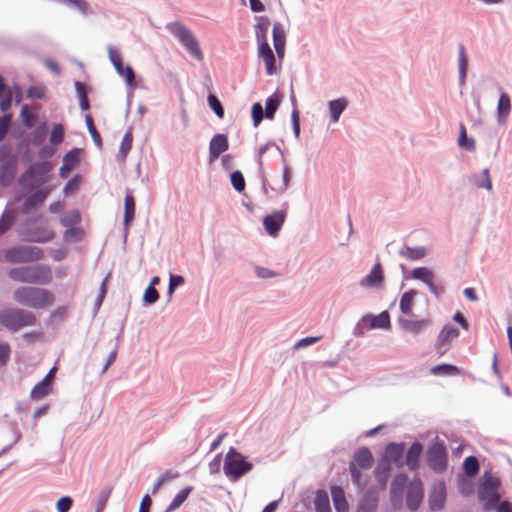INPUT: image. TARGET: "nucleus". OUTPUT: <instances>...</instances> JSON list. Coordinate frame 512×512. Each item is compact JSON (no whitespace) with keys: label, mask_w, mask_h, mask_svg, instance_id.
<instances>
[{"label":"nucleus","mask_w":512,"mask_h":512,"mask_svg":"<svg viewBox=\"0 0 512 512\" xmlns=\"http://www.w3.org/2000/svg\"><path fill=\"white\" fill-rule=\"evenodd\" d=\"M8 276L13 281L34 285H47L52 281L50 267L41 264L11 268Z\"/></svg>","instance_id":"obj_1"},{"label":"nucleus","mask_w":512,"mask_h":512,"mask_svg":"<svg viewBox=\"0 0 512 512\" xmlns=\"http://www.w3.org/2000/svg\"><path fill=\"white\" fill-rule=\"evenodd\" d=\"M13 299L20 305L30 308H45L53 304L54 294L47 289L22 286L13 292Z\"/></svg>","instance_id":"obj_2"},{"label":"nucleus","mask_w":512,"mask_h":512,"mask_svg":"<svg viewBox=\"0 0 512 512\" xmlns=\"http://www.w3.org/2000/svg\"><path fill=\"white\" fill-rule=\"evenodd\" d=\"M253 467V463L248 460L246 455L239 452L235 447L229 448L224 459L223 471L230 481H239Z\"/></svg>","instance_id":"obj_3"},{"label":"nucleus","mask_w":512,"mask_h":512,"mask_svg":"<svg viewBox=\"0 0 512 512\" xmlns=\"http://www.w3.org/2000/svg\"><path fill=\"white\" fill-rule=\"evenodd\" d=\"M36 323V315L29 310L22 308L0 310V325L11 333H15L24 327L34 326Z\"/></svg>","instance_id":"obj_4"},{"label":"nucleus","mask_w":512,"mask_h":512,"mask_svg":"<svg viewBox=\"0 0 512 512\" xmlns=\"http://www.w3.org/2000/svg\"><path fill=\"white\" fill-rule=\"evenodd\" d=\"M52 169L53 165L48 160L34 162L21 174L19 183L27 191L41 189L40 187L48 181V174Z\"/></svg>","instance_id":"obj_5"},{"label":"nucleus","mask_w":512,"mask_h":512,"mask_svg":"<svg viewBox=\"0 0 512 512\" xmlns=\"http://www.w3.org/2000/svg\"><path fill=\"white\" fill-rule=\"evenodd\" d=\"M19 156L9 144L0 145V185L11 186L18 171Z\"/></svg>","instance_id":"obj_6"},{"label":"nucleus","mask_w":512,"mask_h":512,"mask_svg":"<svg viewBox=\"0 0 512 512\" xmlns=\"http://www.w3.org/2000/svg\"><path fill=\"white\" fill-rule=\"evenodd\" d=\"M166 28L178 39L192 57L197 60L203 59V53L199 47L198 40L186 26L179 22H170L167 24Z\"/></svg>","instance_id":"obj_7"},{"label":"nucleus","mask_w":512,"mask_h":512,"mask_svg":"<svg viewBox=\"0 0 512 512\" xmlns=\"http://www.w3.org/2000/svg\"><path fill=\"white\" fill-rule=\"evenodd\" d=\"M43 257L44 252L38 246L15 245L4 251L5 261L11 264L35 262Z\"/></svg>","instance_id":"obj_8"},{"label":"nucleus","mask_w":512,"mask_h":512,"mask_svg":"<svg viewBox=\"0 0 512 512\" xmlns=\"http://www.w3.org/2000/svg\"><path fill=\"white\" fill-rule=\"evenodd\" d=\"M426 463L435 473H443L448 466V452L445 443L438 438L431 442L426 451Z\"/></svg>","instance_id":"obj_9"},{"label":"nucleus","mask_w":512,"mask_h":512,"mask_svg":"<svg viewBox=\"0 0 512 512\" xmlns=\"http://www.w3.org/2000/svg\"><path fill=\"white\" fill-rule=\"evenodd\" d=\"M501 485V481L498 477L492 475L491 472L485 471L483 476L479 479L478 484V499L480 501L490 502L497 501L501 498L498 489Z\"/></svg>","instance_id":"obj_10"},{"label":"nucleus","mask_w":512,"mask_h":512,"mask_svg":"<svg viewBox=\"0 0 512 512\" xmlns=\"http://www.w3.org/2000/svg\"><path fill=\"white\" fill-rule=\"evenodd\" d=\"M424 498V486L422 480L416 475L408 484L406 493V507L411 512L419 509Z\"/></svg>","instance_id":"obj_11"},{"label":"nucleus","mask_w":512,"mask_h":512,"mask_svg":"<svg viewBox=\"0 0 512 512\" xmlns=\"http://www.w3.org/2000/svg\"><path fill=\"white\" fill-rule=\"evenodd\" d=\"M284 209L273 211L263 218V226L269 236L276 237L282 229L286 217L288 204H283Z\"/></svg>","instance_id":"obj_12"},{"label":"nucleus","mask_w":512,"mask_h":512,"mask_svg":"<svg viewBox=\"0 0 512 512\" xmlns=\"http://www.w3.org/2000/svg\"><path fill=\"white\" fill-rule=\"evenodd\" d=\"M408 482V476L405 473H398L394 476L390 484V503L395 510L403 506V493Z\"/></svg>","instance_id":"obj_13"},{"label":"nucleus","mask_w":512,"mask_h":512,"mask_svg":"<svg viewBox=\"0 0 512 512\" xmlns=\"http://www.w3.org/2000/svg\"><path fill=\"white\" fill-rule=\"evenodd\" d=\"M446 496V485L443 480L433 484L428 494L429 509L433 512L442 510L446 503Z\"/></svg>","instance_id":"obj_14"},{"label":"nucleus","mask_w":512,"mask_h":512,"mask_svg":"<svg viewBox=\"0 0 512 512\" xmlns=\"http://www.w3.org/2000/svg\"><path fill=\"white\" fill-rule=\"evenodd\" d=\"M406 450L404 442H390L386 445L384 455L380 460H386L389 465L395 464L397 468L404 466L403 456Z\"/></svg>","instance_id":"obj_15"},{"label":"nucleus","mask_w":512,"mask_h":512,"mask_svg":"<svg viewBox=\"0 0 512 512\" xmlns=\"http://www.w3.org/2000/svg\"><path fill=\"white\" fill-rule=\"evenodd\" d=\"M363 326L367 329H385L388 330L391 328V319L390 314L387 310L382 311L378 315H374L372 313H367L360 319Z\"/></svg>","instance_id":"obj_16"},{"label":"nucleus","mask_w":512,"mask_h":512,"mask_svg":"<svg viewBox=\"0 0 512 512\" xmlns=\"http://www.w3.org/2000/svg\"><path fill=\"white\" fill-rule=\"evenodd\" d=\"M29 195L24 200V203L21 208V212L24 215L30 214L32 211L37 210L42 206L46 197L50 193L49 188L43 189H35L34 191H29Z\"/></svg>","instance_id":"obj_17"},{"label":"nucleus","mask_w":512,"mask_h":512,"mask_svg":"<svg viewBox=\"0 0 512 512\" xmlns=\"http://www.w3.org/2000/svg\"><path fill=\"white\" fill-rule=\"evenodd\" d=\"M379 505V491L370 486L359 499L355 512H377Z\"/></svg>","instance_id":"obj_18"},{"label":"nucleus","mask_w":512,"mask_h":512,"mask_svg":"<svg viewBox=\"0 0 512 512\" xmlns=\"http://www.w3.org/2000/svg\"><path fill=\"white\" fill-rule=\"evenodd\" d=\"M229 149L227 134H215L209 143V161L214 162Z\"/></svg>","instance_id":"obj_19"},{"label":"nucleus","mask_w":512,"mask_h":512,"mask_svg":"<svg viewBox=\"0 0 512 512\" xmlns=\"http://www.w3.org/2000/svg\"><path fill=\"white\" fill-rule=\"evenodd\" d=\"M423 444L415 440L411 443L410 447L406 451L404 465H407L410 471H417L420 467V457L423 453Z\"/></svg>","instance_id":"obj_20"},{"label":"nucleus","mask_w":512,"mask_h":512,"mask_svg":"<svg viewBox=\"0 0 512 512\" xmlns=\"http://www.w3.org/2000/svg\"><path fill=\"white\" fill-rule=\"evenodd\" d=\"M136 201L129 188L125 190L123 225L125 228L124 239L126 240L128 229L135 218Z\"/></svg>","instance_id":"obj_21"},{"label":"nucleus","mask_w":512,"mask_h":512,"mask_svg":"<svg viewBox=\"0 0 512 512\" xmlns=\"http://www.w3.org/2000/svg\"><path fill=\"white\" fill-rule=\"evenodd\" d=\"M384 282V273L382 265L379 261H377L370 272L364 276L359 284L361 287L365 288H377L380 287Z\"/></svg>","instance_id":"obj_22"},{"label":"nucleus","mask_w":512,"mask_h":512,"mask_svg":"<svg viewBox=\"0 0 512 512\" xmlns=\"http://www.w3.org/2000/svg\"><path fill=\"white\" fill-rule=\"evenodd\" d=\"M272 39L276 56L280 61H282L285 56L286 33L280 22H275L273 24Z\"/></svg>","instance_id":"obj_23"},{"label":"nucleus","mask_w":512,"mask_h":512,"mask_svg":"<svg viewBox=\"0 0 512 512\" xmlns=\"http://www.w3.org/2000/svg\"><path fill=\"white\" fill-rule=\"evenodd\" d=\"M257 53L258 57L262 58L265 63L266 73L270 76L276 74L275 54L273 53L269 43L259 44Z\"/></svg>","instance_id":"obj_24"},{"label":"nucleus","mask_w":512,"mask_h":512,"mask_svg":"<svg viewBox=\"0 0 512 512\" xmlns=\"http://www.w3.org/2000/svg\"><path fill=\"white\" fill-rule=\"evenodd\" d=\"M351 461H354V463L356 464V466L358 468L363 469V470H368L374 464V457H373L371 450L368 447L363 446V447L358 448L354 452L353 458Z\"/></svg>","instance_id":"obj_25"},{"label":"nucleus","mask_w":512,"mask_h":512,"mask_svg":"<svg viewBox=\"0 0 512 512\" xmlns=\"http://www.w3.org/2000/svg\"><path fill=\"white\" fill-rule=\"evenodd\" d=\"M256 24L254 25L255 38L257 45L269 43L268 42V30L270 27V20L267 16H256Z\"/></svg>","instance_id":"obj_26"},{"label":"nucleus","mask_w":512,"mask_h":512,"mask_svg":"<svg viewBox=\"0 0 512 512\" xmlns=\"http://www.w3.org/2000/svg\"><path fill=\"white\" fill-rule=\"evenodd\" d=\"M460 332L459 329L451 324H446L441 329L437 341H436V349L440 355L445 353L444 351H440V348L448 343L452 338H457Z\"/></svg>","instance_id":"obj_27"},{"label":"nucleus","mask_w":512,"mask_h":512,"mask_svg":"<svg viewBox=\"0 0 512 512\" xmlns=\"http://www.w3.org/2000/svg\"><path fill=\"white\" fill-rule=\"evenodd\" d=\"M333 505L336 512H349V504L342 487L332 485L330 487Z\"/></svg>","instance_id":"obj_28"},{"label":"nucleus","mask_w":512,"mask_h":512,"mask_svg":"<svg viewBox=\"0 0 512 512\" xmlns=\"http://www.w3.org/2000/svg\"><path fill=\"white\" fill-rule=\"evenodd\" d=\"M511 111V99L508 93L501 91L497 103V122L503 124L506 122Z\"/></svg>","instance_id":"obj_29"},{"label":"nucleus","mask_w":512,"mask_h":512,"mask_svg":"<svg viewBox=\"0 0 512 512\" xmlns=\"http://www.w3.org/2000/svg\"><path fill=\"white\" fill-rule=\"evenodd\" d=\"M392 466L386 460H379L373 473L376 481L379 484L380 489H384L387 486Z\"/></svg>","instance_id":"obj_30"},{"label":"nucleus","mask_w":512,"mask_h":512,"mask_svg":"<svg viewBox=\"0 0 512 512\" xmlns=\"http://www.w3.org/2000/svg\"><path fill=\"white\" fill-rule=\"evenodd\" d=\"M349 101L346 97H340L337 99L330 100L328 102V109L330 113V120L333 123L339 121L342 113L347 108Z\"/></svg>","instance_id":"obj_31"},{"label":"nucleus","mask_w":512,"mask_h":512,"mask_svg":"<svg viewBox=\"0 0 512 512\" xmlns=\"http://www.w3.org/2000/svg\"><path fill=\"white\" fill-rule=\"evenodd\" d=\"M283 95L277 89L272 95L265 100V118L273 120L275 114L282 102Z\"/></svg>","instance_id":"obj_32"},{"label":"nucleus","mask_w":512,"mask_h":512,"mask_svg":"<svg viewBox=\"0 0 512 512\" xmlns=\"http://www.w3.org/2000/svg\"><path fill=\"white\" fill-rule=\"evenodd\" d=\"M114 68L116 72L125 79V83L129 89L137 88L135 81V71L130 65L124 66L123 60L115 63Z\"/></svg>","instance_id":"obj_33"},{"label":"nucleus","mask_w":512,"mask_h":512,"mask_svg":"<svg viewBox=\"0 0 512 512\" xmlns=\"http://www.w3.org/2000/svg\"><path fill=\"white\" fill-rule=\"evenodd\" d=\"M133 145L132 127L128 128L121 140L119 151L116 155L117 162H124Z\"/></svg>","instance_id":"obj_34"},{"label":"nucleus","mask_w":512,"mask_h":512,"mask_svg":"<svg viewBox=\"0 0 512 512\" xmlns=\"http://www.w3.org/2000/svg\"><path fill=\"white\" fill-rule=\"evenodd\" d=\"M458 68H459V86L462 87L465 85L467 70H468V58L466 55L465 46L460 43L458 45Z\"/></svg>","instance_id":"obj_35"},{"label":"nucleus","mask_w":512,"mask_h":512,"mask_svg":"<svg viewBox=\"0 0 512 512\" xmlns=\"http://www.w3.org/2000/svg\"><path fill=\"white\" fill-rule=\"evenodd\" d=\"M429 323L427 319L410 320L399 318V325L402 330L417 335L421 332L422 328Z\"/></svg>","instance_id":"obj_36"},{"label":"nucleus","mask_w":512,"mask_h":512,"mask_svg":"<svg viewBox=\"0 0 512 512\" xmlns=\"http://www.w3.org/2000/svg\"><path fill=\"white\" fill-rule=\"evenodd\" d=\"M418 291L410 289L404 292L400 298L399 309L401 313L405 315H412V308L414 304V298L418 295Z\"/></svg>","instance_id":"obj_37"},{"label":"nucleus","mask_w":512,"mask_h":512,"mask_svg":"<svg viewBox=\"0 0 512 512\" xmlns=\"http://www.w3.org/2000/svg\"><path fill=\"white\" fill-rule=\"evenodd\" d=\"M52 389L51 381L47 380V377H44L35 386L32 388L30 392V397L32 400H40L44 398Z\"/></svg>","instance_id":"obj_38"},{"label":"nucleus","mask_w":512,"mask_h":512,"mask_svg":"<svg viewBox=\"0 0 512 512\" xmlns=\"http://www.w3.org/2000/svg\"><path fill=\"white\" fill-rule=\"evenodd\" d=\"M194 490L193 486H186L183 489H181L175 497L172 499L169 506L164 510V512H174L178 508L181 507V505L187 500L190 493Z\"/></svg>","instance_id":"obj_39"},{"label":"nucleus","mask_w":512,"mask_h":512,"mask_svg":"<svg viewBox=\"0 0 512 512\" xmlns=\"http://www.w3.org/2000/svg\"><path fill=\"white\" fill-rule=\"evenodd\" d=\"M458 146L461 149L472 152L476 148V143L473 137H469L467 135L466 126L464 123H460L459 125V136L457 140Z\"/></svg>","instance_id":"obj_40"},{"label":"nucleus","mask_w":512,"mask_h":512,"mask_svg":"<svg viewBox=\"0 0 512 512\" xmlns=\"http://www.w3.org/2000/svg\"><path fill=\"white\" fill-rule=\"evenodd\" d=\"M399 255L413 261L420 260L426 256V248L424 246L410 247L404 245L399 250Z\"/></svg>","instance_id":"obj_41"},{"label":"nucleus","mask_w":512,"mask_h":512,"mask_svg":"<svg viewBox=\"0 0 512 512\" xmlns=\"http://www.w3.org/2000/svg\"><path fill=\"white\" fill-rule=\"evenodd\" d=\"M410 277L428 285L435 279L434 272L428 267H417L410 271Z\"/></svg>","instance_id":"obj_42"},{"label":"nucleus","mask_w":512,"mask_h":512,"mask_svg":"<svg viewBox=\"0 0 512 512\" xmlns=\"http://www.w3.org/2000/svg\"><path fill=\"white\" fill-rule=\"evenodd\" d=\"M431 373L436 376H454L460 373L459 367L450 363H440L430 369Z\"/></svg>","instance_id":"obj_43"},{"label":"nucleus","mask_w":512,"mask_h":512,"mask_svg":"<svg viewBox=\"0 0 512 512\" xmlns=\"http://www.w3.org/2000/svg\"><path fill=\"white\" fill-rule=\"evenodd\" d=\"M82 148L74 147L63 156L62 162L72 169H75L81 162Z\"/></svg>","instance_id":"obj_44"},{"label":"nucleus","mask_w":512,"mask_h":512,"mask_svg":"<svg viewBox=\"0 0 512 512\" xmlns=\"http://www.w3.org/2000/svg\"><path fill=\"white\" fill-rule=\"evenodd\" d=\"M15 211L5 209L0 217V236L6 234L15 224Z\"/></svg>","instance_id":"obj_45"},{"label":"nucleus","mask_w":512,"mask_h":512,"mask_svg":"<svg viewBox=\"0 0 512 512\" xmlns=\"http://www.w3.org/2000/svg\"><path fill=\"white\" fill-rule=\"evenodd\" d=\"M316 512H331L329 497L326 491L318 490L314 499Z\"/></svg>","instance_id":"obj_46"},{"label":"nucleus","mask_w":512,"mask_h":512,"mask_svg":"<svg viewBox=\"0 0 512 512\" xmlns=\"http://www.w3.org/2000/svg\"><path fill=\"white\" fill-rule=\"evenodd\" d=\"M49 132L48 124L46 121L40 122L32 133V144L34 146H40L44 143Z\"/></svg>","instance_id":"obj_47"},{"label":"nucleus","mask_w":512,"mask_h":512,"mask_svg":"<svg viewBox=\"0 0 512 512\" xmlns=\"http://www.w3.org/2000/svg\"><path fill=\"white\" fill-rule=\"evenodd\" d=\"M463 472L468 477L476 476L480 471V464L476 456H468L462 464Z\"/></svg>","instance_id":"obj_48"},{"label":"nucleus","mask_w":512,"mask_h":512,"mask_svg":"<svg viewBox=\"0 0 512 512\" xmlns=\"http://www.w3.org/2000/svg\"><path fill=\"white\" fill-rule=\"evenodd\" d=\"M85 123L95 146L101 150L103 148L102 137L99 131L96 129L93 118L90 114L85 115Z\"/></svg>","instance_id":"obj_49"},{"label":"nucleus","mask_w":512,"mask_h":512,"mask_svg":"<svg viewBox=\"0 0 512 512\" xmlns=\"http://www.w3.org/2000/svg\"><path fill=\"white\" fill-rule=\"evenodd\" d=\"M81 222V213L78 209H72L68 212H66L61 218H60V224L63 227H72L76 226Z\"/></svg>","instance_id":"obj_50"},{"label":"nucleus","mask_w":512,"mask_h":512,"mask_svg":"<svg viewBox=\"0 0 512 512\" xmlns=\"http://www.w3.org/2000/svg\"><path fill=\"white\" fill-rule=\"evenodd\" d=\"M484 509L487 511L494 510L495 512H512V503L508 500L491 501L484 503Z\"/></svg>","instance_id":"obj_51"},{"label":"nucleus","mask_w":512,"mask_h":512,"mask_svg":"<svg viewBox=\"0 0 512 512\" xmlns=\"http://www.w3.org/2000/svg\"><path fill=\"white\" fill-rule=\"evenodd\" d=\"M113 486L110 484L105 485L102 490L100 491L97 502H96V509L95 512H103L106 504L108 502V499L112 493Z\"/></svg>","instance_id":"obj_52"},{"label":"nucleus","mask_w":512,"mask_h":512,"mask_svg":"<svg viewBox=\"0 0 512 512\" xmlns=\"http://www.w3.org/2000/svg\"><path fill=\"white\" fill-rule=\"evenodd\" d=\"M207 104H208L209 108L215 113V115L219 119L224 118V115H225L224 107H223L221 101L219 100V98L215 94H213V93L208 94Z\"/></svg>","instance_id":"obj_53"},{"label":"nucleus","mask_w":512,"mask_h":512,"mask_svg":"<svg viewBox=\"0 0 512 512\" xmlns=\"http://www.w3.org/2000/svg\"><path fill=\"white\" fill-rule=\"evenodd\" d=\"M349 472H350L353 484H355L359 490H362L366 486L367 480H363V476L360 471V468H358L356 466L354 461H350V463H349Z\"/></svg>","instance_id":"obj_54"},{"label":"nucleus","mask_w":512,"mask_h":512,"mask_svg":"<svg viewBox=\"0 0 512 512\" xmlns=\"http://www.w3.org/2000/svg\"><path fill=\"white\" fill-rule=\"evenodd\" d=\"M20 117H21L23 125L28 129L33 128L38 120L37 114L30 112L28 110L27 104H24L21 107Z\"/></svg>","instance_id":"obj_55"},{"label":"nucleus","mask_w":512,"mask_h":512,"mask_svg":"<svg viewBox=\"0 0 512 512\" xmlns=\"http://www.w3.org/2000/svg\"><path fill=\"white\" fill-rule=\"evenodd\" d=\"M180 476V474L177 472V471H173V470H167L164 474H162L160 477H158V479L156 480V482L154 483L153 485V488H152V491H151V494H156L158 492V490L168 481L170 480H173V479H176Z\"/></svg>","instance_id":"obj_56"},{"label":"nucleus","mask_w":512,"mask_h":512,"mask_svg":"<svg viewBox=\"0 0 512 512\" xmlns=\"http://www.w3.org/2000/svg\"><path fill=\"white\" fill-rule=\"evenodd\" d=\"M283 172H282V185L277 188V193H284L291 182L292 170L291 167L286 163L285 157H282Z\"/></svg>","instance_id":"obj_57"},{"label":"nucleus","mask_w":512,"mask_h":512,"mask_svg":"<svg viewBox=\"0 0 512 512\" xmlns=\"http://www.w3.org/2000/svg\"><path fill=\"white\" fill-rule=\"evenodd\" d=\"M231 185L238 193L245 190L246 182L243 173L240 170H235L230 174Z\"/></svg>","instance_id":"obj_58"},{"label":"nucleus","mask_w":512,"mask_h":512,"mask_svg":"<svg viewBox=\"0 0 512 512\" xmlns=\"http://www.w3.org/2000/svg\"><path fill=\"white\" fill-rule=\"evenodd\" d=\"M251 118L254 128H257L265 118V108H263L260 102L253 103L251 107Z\"/></svg>","instance_id":"obj_59"},{"label":"nucleus","mask_w":512,"mask_h":512,"mask_svg":"<svg viewBox=\"0 0 512 512\" xmlns=\"http://www.w3.org/2000/svg\"><path fill=\"white\" fill-rule=\"evenodd\" d=\"M81 182H82L81 174L73 175L64 185V188H63L64 195L68 196V195L74 194L79 189Z\"/></svg>","instance_id":"obj_60"},{"label":"nucleus","mask_w":512,"mask_h":512,"mask_svg":"<svg viewBox=\"0 0 512 512\" xmlns=\"http://www.w3.org/2000/svg\"><path fill=\"white\" fill-rule=\"evenodd\" d=\"M185 283V278L182 275L170 274L169 283L167 288L168 301L172 299V296L177 287Z\"/></svg>","instance_id":"obj_61"},{"label":"nucleus","mask_w":512,"mask_h":512,"mask_svg":"<svg viewBox=\"0 0 512 512\" xmlns=\"http://www.w3.org/2000/svg\"><path fill=\"white\" fill-rule=\"evenodd\" d=\"M159 299V293L155 287L147 286L142 296L143 306L155 304Z\"/></svg>","instance_id":"obj_62"},{"label":"nucleus","mask_w":512,"mask_h":512,"mask_svg":"<svg viewBox=\"0 0 512 512\" xmlns=\"http://www.w3.org/2000/svg\"><path fill=\"white\" fill-rule=\"evenodd\" d=\"M64 136V126L60 123L54 124L50 134V143L55 146L59 145L60 143H62Z\"/></svg>","instance_id":"obj_63"},{"label":"nucleus","mask_w":512,"mask_h":512,"mask_svg":"<svg viewBox=\"0 0 512 512\" xmlns=\"http://www.w3.org/2000/svg\"><path fill=\"white\" fill-rule=\"evenodd\" d=\"M73 505V499L70 496H62L56 502L58 512H68Z\"/></svg>","instance_id":"obj_64"}]
</instances>
